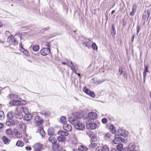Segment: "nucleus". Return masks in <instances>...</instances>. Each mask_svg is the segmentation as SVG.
<instances>
[{
  "mask_svg": "<svg viewBox=\"0 0 151 151\" xmlns=\"http://www.w3.org/2000/svg\"><path fill=\"white\" fill-rule=\"evenodd\" d=\"M17 109L19 111H22L25 114L30 113V110L27 107H22L21 106H18L17 107Z\"/></svg>",
  "mask_w": 151,
  "mask_h": 151,
  "instance_id": "nucleus-3",
  "label": "nucleus"
},
{
  "mask_svg": "<svg viewBox=\"0 0 151 151\" xmlns=\"http://www.w3.org/2000/svg\"><path fill=\"white\" fill-rule=\"evenodd\" d=\"M134 37V35L133 34L132 35V42H133Z\"/></svg>",
  "mask_w": 151,
  "mask_h": 151,
  "instance_id": "nucleus-61",
  "label": "nucleus"
},
{
  "mask_svg": "<svg viewBox=\"0 0 151 151\" xmlns=\"http://www.w3.org/2000/svg\"><path fill=\"white\" fill-rule=\"evenodd\" d=\"M111 135V134L109 133H107L106 134H105V138L106 140H108L109 139Z\"/></svg>",
  "mask_w": 151,
  "mask_h": 151,
  "instance_id": "nucleus-39",
  "label": "nucleus"
},
{
  "mask_svg": "<svg viewBox=\"0 0 151 151\" xmlns=\"http://www.w3.org/2000/svg\"><path fill=\"white\" fill-rule=\"evenodd\" d=\"M49 141L52 143H54L55 142H56V140L55 138L52 136H50L48 138Z\"/></svg>",
  "mask_w": 151,
  "mask_h": 151,
  "instance_id": "nucleus-27",
  "label": "nucleus"
},
{
  "mask_svg": "<svg viewBox=\"0 0 151 151\" xmlns=\"http://www.w3.org/2000/svg\"><path fill=\"white\" fill-rule=\"evenodd\" d=\"M43 145L40 143H37L35 144L33 147L34 150H41Z\"/></svg>",
  "mask_w": 151,
  "mask_h": 151,
  "instance_id": "nucleus-13",
  "label": "nucleus"
},
{
  "mask_svg": "<svg viewBox=\"0 0 151 151\" xmlns=\"http://www.w3.org/2000/svg\"><path fill=\"white\" fill-rule=\"evenodd\" d=\"M40 114L42 115H44L45 116H48L49 115V114L45 111H41Z\"/></svg>",
  "mask_w": 151,
  "mask_h": 151,
  "instance_id": "nucleus-41",
  "label": "nucleus"
},
{
  "mask_svg": "<svg viewBox=\"0 0 151 151\" xmlns=\"http://www.w3.org/2000/svg\"><path fill=\"white\" fill-rule=\"evenodd\" d=\"M15 123L14 122L12 119L7 121L6 122V124L8 126L13 125Z\"/></svg>",
  "mask_w": 151,
  "mask_h": 151,
  "instance_id": "nucleus-23",
  "label": "nucleus"
},
{
  "mask_svg": "<svg viewBox=\"0 0 151 151\" xmlns=\"http://www.w3.org/2000/svg\"><path fill=\"white\" fill-rule=\"evenodd\" d=\"M147 73L146 72H143V82L144 83L145 82L146 77L147 75Z\"/></svg>",
  "mask_w": 151,
  "mask_h": 151,
  "instance_id": "nucleus-48",
  "label": "nucleus"
},
{
  "mask_svg": "<svg viewBox=\"0 0 151 151\" xmlns=\"http://www.w3.org/2000/svg\"><path fill=\"white\" fill-rule=\"evenodd\" d=\"M73 116L77 119H80L82 117V115L79 112H75L73 113Z\"/></svg>",
  "mask_w": 151,
  "mask_h": 151,
  "instance_id": "nucleus-17",
  "label": "nucleus"
},
{
  "mask_svg": "<svg viewBox=\"0 0 151 151\" xmlns=\"http://www.w3.org/2000/svg\"><path fill=\"white\" fill-rule=\"evenodd\" d=\"M71 69L72 70L73 72L75 74H77L76 71L75 69V68H71Z\"/></svg>",
  "mask_w": 151,
  "mask_h": 151,
  "instance_id": "nucleus-57",
  "label": "nucleus"
},
{
  "mask_svg": "<svg viewBox=\"0 0 151 151\" xmlns=\"http://www.w3.org/2000/svg\"><path fill=\"white\" fill-rule=\"evenodd\" d=\"M5 34L6 35H9L11 34V33L8 31H6L5 33Z\"/></svg>",
  "mask_w": 151,
  "mask_h": 151,
  "instance_id": "nucleus-58",
  "label": "nucleus"
},
{
  "mask_svg": "<svg viewBox=\"0 0 151 151\" xmlns=\"http://www.w3.org/2000/svg\"><path fill=\"white\" fill-rule=\"evenodd\" d=\"M117 149L118 151H122L123 149V145L122 144H118L117 146Z\"/></svg>",
  "mask_w": 151,
  "mask_h": 151,
  "instance_id": "nucleus-33",
  "label": "nucleus"
},
{
  "mask_svg": "<svg viewBox=\"0 0 151 151\" xmlns=\"http://www.w3.org/2000/svg\"><path fill=\"white\" fill-rule=\"evenodd\" d=\"M83 91L85 93L92 97L93 98L95 96V94L94 92L89 90L86 87H83Z\"/></svg>",
  "mask_w": 151,
  "mask_h": 151,
  "instance_id": "nucleus-6",
  "label": "nucleus"
},
{
  "mask_svg": "<svg viewBox=\"0 0 151 151\" xmlns=\"http://www.w3.org/2000/svg\"><path fill=\"white\" fill-rule=\"evenodd\" d=\"M122 129H119L118 130V131L117 132V135H118V136H122Z\"/></svg>",
  "mask_w": 151,
  "mask_h": 151,
  "instance_id": "nucleus-44",
  "label": "nucleus"
},
{
  "mask_svg": "<svg viewBox=\"0 0 151 151\" xmlns=\"http://www.w3.org/2000/svg\"><path fill=\"white\" fill-rule=\"evenodd\" d=\"M119 71L120 72V75H122L123 72V70L122 67H121L119 68Z\"/></svg>",
  "mask_w": 151,
  "mask_h": 151,
  "instance_id": "nucleus-56",
  "label": "nucleus"
},
{
  "mask_svg": "<svg viewBox=\"0 0 151 151\" xmlns=\"http://www.w3.org/2000/svg\"><path fill=\"white\" fill-rule=\"evenodd\" d=\"M57 139L58 141L59 142H63L66 140V138L64 137L59 136L57 137Z\"/></svg>",
  "mask_w": 151,
  "mask_h": 151,
  "instance_id": "nucleus-26",
  "label": "nucleus"
},
{
  "mask_svg": "<svg viewBox=\"0 0 151 151\" xmlns=\"http://www.w3.org/2000/svg\"><path fill=\"white\" fill-rule=\"evenodd\" d=\"M148 66L146 65H144V72H149L148 71Z\"/></svg>",
  "mask_w": 151,
  "mask_h": 151,
  "instance_id": "nucleus-42",
  "label": "nucleus"
},
{
  "mask_svg": "<svg viewBox=\"0 0 151 151\" xmlns=\"http://www.w3.org/2000/svg\"><path fill=\"white\" fill-rule=\"evenodd\" d=\"M91 145L93 147H96L97 146V144L96 143H95L94 142H91Z\"/></svg>",
  "mask_w": 151,
  "mask_h": 151,
  "instance_id": "nucleus-55",
  "label": "nucleus"
},
{
  "mask_svg": "<svg viewBox=\"0 0 151 151\" xmlns=\"http://www.w3.org/2000/svg\"><path fill=\"white\" fill-rule=\"evenodd\" d=\"M124 78L127 79V75L125 73H124Z\"/></svg>",
  "mask_w": 151,
  "mask_h": 151,
  "instance_id": "nucleus-63",
  "label": "nucleus"
},
{
  "mask_svg": "<svg viewBox=\"0 0 151 151\" xmlns=\"http://www.w3.org/2000/svg\"><path fill=\"white\" fill-rule=\"evenodd\" d=\"M111 33L112 35H115L116 33V31L114 24H112L111 25Z\"/></svg>",
  "mask_w": 151,
  "mask_h": 151,
  "instance_id": "nucleus-37",
  "label": "nucleus"
},
{
  "mask_svg": "<svg viewBox=\"0 0 151 151\" xmlns=\"http://www.w3.org/2000/svg\"><path fill=\"white\" fill-rule=\"evenodd\" d=\"M43 119L40 116H37L35 118L34 122L37 126H40L43 123Z\"/></svg>",
  "mask_w": 151,
  "mask_h": 151,
  "instance_id": "nucleus-4",
  "label": "nucleus"
},
{
  "mask_svg": "<svg viewBox=\"0 0 151 151\" xmlns=\"http://www.w3.org/2000/svg\"><path fill=\"white\" fill-rule=\"evenodd\" d=\"M26 150L27 151H30L32 150L31 147L29 146H27L25 147Z\"/></svg>",
  "mask_w": 151,
  "mask_h": 151,
  "instance_id": "nucleus-54",
  "label": "nucleus"
},
{
  "mask_svg": "<svg viewBox=\"0 0 151 151\" xmlns=\"http://www.w3.org/2000/svg\"><path fill=\"white\" fill-rule=\"evenodd\" d=\"M78 149L80 151H87L88 150L87 148L83 145L79 146Z\"/></svg>",
  "mask_w": 151,
  "mask_h": 151,
  "instance_id": "nucleus-24",
  "label": "nucleus"
},
{
  "mask_svg": "<svg viewBox=\"0 0 151 151\" xmlns=\"http://www.w3.org/2000/svg\"><path fill=\"white\" fill-rule=\"evenodd\" d=\"M113 141L114 143L117 144L122 142H124L125 140L124 138L120 137H117V135H116Z\"/></svg>",
  "mask_w": 151,
  "mask_h": 151,
  "instance_id": "nucleus-9",
  "label": "nucleus"
},
{
  "mask_svg": "<svg viewBox=\"0 0 151 151\" xmlns=\"http://www.w3.org/2000/svg\"><path fill=\"white\" fill-rule=\"evenodd\" d=\"M140 29L141 28L139 26V25H137V35L138 34L139 31L140 30Z\"/></svg>",
  "mask_w": 151,
  "mask_h": 151,
  "instance_id": "nucleus-53",
  "label": "nucleus"
},
{
  "mask_svg": "<svg viewBox=\"0 0 151 151\" xmlns=\"http://www.w3.org/2000/svg\"><path fill=\"white\" fill-rule=\"evenodd\" d=\"M60 122L64 124L67 122L66 117L64 116L61 117L60 119Z\"/></svg>",
  "mask_w": 151,
  "mask_h": 151,
  "instance_id": "nucleus-29",
  "label": "nucleus"
},
{
  "mask_svg": "<svg viewBox=\"0 0 151 151\" xmlns=\"http://www.w3.org/2000/svg\"><path fill=\"white\" fill-rule=\"evenodd\" d=\"M101 122L103 124H106L107 122V120L106 118H104L102 119Z\"/></svg>",
  "mask_w": 151,
  "mask_h": 151,
  "instance_id": "nucleus-50",
  "label": "nucleus"
},
{
  "mask_svg": "<svg viewBox=\"0 0 151 151\" xmlns=\"http://www.w3.org/2000/svg\"><path fill=\"white\" fill-rule=\"evenodd\" d=\"M54 130L52 128H50L48 129V134L50 135H52L54 134Z\"/></svg>",
  "mask_w": 151,
  "mask_h": 151,
  "instance_id": "nucleus-30",
  "label": "nucleus"
},
{
  "mask_svg": "<svg viewBox=\"0 0 151 151\" xmlns=\"http://www.w3.org/2000/svg\"><path fill=\"white\" fill-rule=\"evenodd\" d=\"M46 44H46V45L48 47V48H50V43H48V42H47Z\"/></svg>",
  "mask_w": 151,
  "mask_h": 151,
  "instance_id": "nucleus-59",
  "label": "nucleus"
},
{
  "mask_svg": "<svg viewBox=\"0 0 151 151\" xmlns=\"http://www.w3.org/2000/svg\"><path fill=\"white\" fill-rule=\"evenodd\" d=\"M4 127V125L2 123L0 122V129Z\"/></svg>",
  "mask_w": 151,
  "mask_h": 151,
  "instance_id": "nucleus-60",
  "label": "nucleus"
},
{
  "mask_svg": "<svg viewBox=\"0 0 151 151\" xmlns=\"http://www.w3.org/2000/svg\"><path fill=\"white\" fill-rule=\"evenodd\" d=\"M109 129L111 130V131L112 133L114 134L115 133L116 130L115 128L113 125H111L109 127Z\"/></svg>",
  "mask_w": 151,
  "mask_h": 151,
  "instance_id": "nucleus-36",
  "label": "nucleus"
},
{
  "mask_svg": "<svg viewBox=\"0 0 151 151\" xmlns=\"http://www.w3.org/2000/svg\"><path fill=\"white\" fill-rule=\"evenodd\" d=\"M68 121L77 130H82L85 128V126L83 124L79 122L78 119L75 118L70 117L68 118Z\"/></svg>",
  "mask_w": 151,
  "mask_h": 151,
  "instance_id": "nucleus-1",
  "label": "nucleus"
},
{
  "mask_svg": "<svg viewBox=\"0 0 151 151\" xmlns=\"http://www.w3.org/2000/svg\"><path fill=\"white\" fill-rule=\"evenodd\" d=\"M7 42L9 45L15 46L17 45V43L14 37L12 35H9L7 38Z\"/></svg>",
  "mask_w": 151,
  "mask_h": 151,
  "instance_id": "nucleus-2",
  "label": "nucleus"
},
{
  "mask_svg": "<svg viewBox=\"0 0 151 151\" xmlns=\"http://www.w3.org/2000/svg\"><path fill=\"white\" fill-rule=\"evenodd\" d=\"M88 147L90 148H93V147L91 145V143L89 145H88Z\"/></svg>",
  "mask_w": 151,
  "mask_h": 151,
  "instance_id": "nucleus-64",
  "label": "nucleus"
},
{
  "mask_svg": "<svg viewBox=\"0 0 151 151\" xmlns=\"http://www.w3.org/2000/svg\"><path fill=\"white\" fill-rule=\"evenodd\" d=\"M32 115L30 113L26 114L24 116V120L27 121H29L32 118Z\"/></svg>",
  "mask_w": 151,
  "mask_h": 151,
  "instance_id": "nucleus-20",
  "label": "nucleus"
},
{
  "mask_svg": "<svg viewBox=\"0 0 151 151\" xmlns=\"http://www.w3.org/2000/svg\"><path fill=\"white\" fill-rule=\"evenodd\" d=\"M63 128L64 130L67 132L70 131L72 129V127L70 125L67 124H64Z\"/></svg>",
  "mask_w": 151,
  "mask_h": 151,
  "instance_id": "nucleus-15",
  "label": "nucleus"
},
{
  "mask_svg": "<svg viewBox=\"0 0 151 151\" xmlns=\"http://www.w3.org/2000/svg\"><path fill=\"white\" fill-rule=\"evenodd\" d=\"M20 105H25L27 104L26 102L24 100L20 101Z\"/></svg>",
  "mask_w": 151,
  "mask_h": 151,
  "instance_id": "nucleus-52",
  "label": "nucleus"
},
{
  "mask_svg": "<svg viewBox=\"0 0 151 151\" xmlns=\"http://www.w3.org/2000/svg\"><path fill=\"white\" fill-rule=\"evenodd\" d=\"M98 127V124L95 123H89L86 125V127L88 129H95Z\"/></svg>",
  "mask_w": 151,
  "mask_h": 151,
  "instance_id": "nucleus-12",
  "label": "nucleus"
},
{
  "mask_svg": "<svg viewBox=\"0 0 151 151\" xmlns=\"http://www.w3.org/2000/svg\"><path fill=\"white\" fill-rule=\"evenodd\" d=\"M85 40V41L83 43V45L88 48L90 47L93 43L92 40L91 39L86 38Z\"/></svg>",
  "mask_w": 151,
  "mask_h": 151,
  "instance_id": "nucleus-10",
  "label": "nucleus"
},
{
  "mask_svg": "<svg viewBox=\"0 0 151 151\" xmlns=\"http://www.w3.org/2000/svg\"><path fill=\"white\" fill-rule=\"evenodd\" d=\"M50 52V48L45 47L43 48L40 51L41 54L43 56H46L48 55Z\"/></svg>",
  "mask_w": 151,
  "mask_h": 151,
  "instance_id": "nucleus-5",
  "label": "nucleus"
},
{
  "mask_svg": "<svg viewBox=\"0 0 151 151\" xmlns=\"http://www.w3.org/2000/svg\"><path fill=\"white\" fill-rule=\"evenodd\" d=\"M58 144L56 143V142H55L54 143L52 144V147L54 149H56L57 147H58Z\"/></svg>",
  "mask_w": 151,
  "mask_h": 151,
  "instance_id": "nucleus-46",
  "label": "nucleus"
},
{
  "mask_svg": "<svg viewBox=\"0 0 151 151\" xmlns=\"http://www.w3.org/2000/svg\"><path fill=\"white\" fill-rule=\"evenodd\" d=\"M98 138L96 136H93L91 138V140L94 142H97V141Z\"/></svg>",
  "mask_w": 151,
  "mask_h": 151,
  "instance_id": "nucleus-43",
  "label": "nucleus"
},
{
  "mask_svg": "<svg viewBox=\"0 0 151 151\" xmlns=\"http://www.w3.org/2000/svg\"><path fill=\"white\" fill-rule=\"evenodd\" d=\"M9 96L11 98L13 97L15 99H17L18 98L17 95L16 94H11L9 95Z\"/></svg>",
  "mask_w": 151,
  "mask_h": 151,
  "instance_id": "nucleus-47",
  "label": "nucleus"
},
{
  "mask_svg": "<svg viewBox=\"0 0 151 151\" xmlns=\"http://www.w3.org/2000/svg\"><path fill=\"white\" fill-rule=\"evenodd\" d=\"M13 114L11 112H8L7 115L8 118L9 119V120L12 119L13 117Z\"/></svg>",
  "mask_w": 151,
  "mask_h": 151,
  "instance_id": "nucleus-35",
  "label": "nucleus"
},
{
  "mask_svg": "<svg viewBox=\"0 0 151 151\" xmlns=\"http://www.w3.org/2000/svg\"><path fill=\"white\" fill-rule=\"evenodd\" d=\"M104 80L102 79V80H98L96 81L95 83L97 84H100L104 81Z\"/></svg>",
  "mask_w": 151,
  "mask_h": 151,
  "instance_id": "nucleus-51",
  "label": "nucleus"
},
{
  "mask_svg": "<svg viewBox=\"0 0 151 151\" xmlns=\"http://www.w3.org/2000/svg\"><path fill=\"white\" fill-rule=\"evenodd\" d=\"M4 118V112L2 111H0V120H2Z\"/></svg>",
  "mask_w": 151,
  "mask_h": 151,
  "instance_id": "nucleus-38",
  "label": "nucleus"
},
{
  "mask_svg": "<svg viewBox=\"0 0 151 151\" xmlns=\"http://www.w3.org/2000/svg\"><path fill=\"white\" fill-rule=\"evenodd\" d=\"M132 7V11L130 13V15L131 16H133L136 11L137 7L136 4H134Z\"/></svg>",
  "mask_w": 151,
  "mask_h": 151,
  "instance_id": "nucleus-19",
  "label": "nucleus"
},
{
  "mask_svg": "<svg viewBox=\"0 0 151 151\" xmlns=\"http://www.w3.org/2000/svg\"><path fill=\"white\" fill-rule=\"evenodd\" d=\"M6 133L9 137H12V132L11 129H6Z\"/></svg>",
  "mask_w": 151,
  "mask_h": 151,
  "instance_id": "nucleus-25",
  "label": "nucleus"
},
{
  "mask_svg": "<svg viewBox=\"0 0 151 151\" xmlns=\"http://www.w3.org/2000/svg\"><path fill=\"white\" fill-rule=\"evenodd\" d=\"M38 132L41 136L42 137L45 136V132L42 128L39 127L38 129Z\"/></svg>",
  "mask_w": 151,
  "mask_h": 151,
  "instance_id": "nucleus-21",
  "label": "nucleus"
},
{
  "mask_svg": "<svg viewBox=\"0 0 151 151\" xmlns=\"http://www.w3.org/2000/svg\"><path fill=\"white\" fill-rule=\"evenodd\" d=\"M2 139L4 144L5 145H8L10 142V139L6 136H3Z\"/></svg>",
  "mask_w": 151,
  "mask_h": 151,
  "instance_id": "nucleus-18",
  "label": "nucleus"
},
{
  "mask_svg": "<svg viewBox=\"0 0 151 151\" xmlns=\"http://www.w3.org/2000/svg\"><path fill=\"white\" fill-rule=\"evenodd\" d=\"M150 14V13L149 11H147L146 13H145L144 15H143L142 16V18L143 20H145L146 19V17H147V20H148V17H149Z\"/></svg>",
  "mask_w": 151,
  "mask_h": 151,
  "instance_id": "nucleus-28",
  "label": "nucleus"
},
{
  "mask_svg": "<svg viewBox=\"0 0 151 151\" xmlns=\"http://www.w3.org/2000/svg\"><path fill=\"white\" fill-rule=\"evenodd\" d=\"M24 145V143L22 141L18 140L16 143V145L17 146L19 147H22Z\"/></svg>",
  "mask_w": 151,
  "mask_h": 151,
  "instance_id": "nucleus-32",
  "label": "nucleus"
},
{
  "mask_svg": "<svg viewBox=\"0 0 151 151\" xmlns=\"http://www.w3.org/2000/svg\"><path fill=\"white\" fill-rule=\"evenodd\" d=\"M122 136L126 137L128 136L129 135V132L125 130L122 129Z\"/></svg>",
  "mask_w": 151,
  "mask_h": 151,
  "instance_id": "nucleus-31",
  "label": "nucleus"
},
{
  "mask_svg": "<svg viewBox=\"0 0 151 151\" xmlns=\"http://www.w3.org/2000/svg\"><path fill=\"white\" fill-rule=\"evenodd\" d=\"M20 101L18 100H14L10 102V104L12 106H19L20 104Z\"/></svg>",
  "mask_w": 151,
  "mask_h": 151,
  "instance_id": "nucleus-16",
  "label": "nucleus"
},
{
  "mask_svg": "<svg viewBox=\"0 0 151 151\" xmlns=\"http://www.w3.org/2000/svg\"><path fill=\"white\" fill-rule=\"evenodd\" d=\"M96 151H109V150L107 146L106 145L103 147H97Z\"/></svg>",
  "mask_w": 151,
  "mask_h": 151,
  "instance_id": "nucleus-11",
  "label": "nucleus"
},
{
  "mask_svg": "<svg viewBox=\"0 0 151 151\" xmlns=\"http://www.w3.org/2000/svg\"><path fill=\"white\" fill-rule=\"evenodd\" d=\"M16 112H15V117L16 118L21 119L22 117L23 116L22 114V111H19L17 109V107L15 109Z\"/></svg>",
  "mask_w": 151,
  "mask_h": 151,
  "instance_id": "nucleus-14",
  "label": "nucleus"
},
{
  "mask_svg": "<svg viewBox=\"0 0 151 151\" xmlns=\"http://www.w3.org/2000/svg\"><path fill=\"white\" fill-rule=\"evenodd\" d=\"M18 128L20 129V130L23 132H25L26 131V126L25 124L22 122H18Z\"/></svg>",
  "mask_w": 151,
  "mask_h": 151,
  "instance_id": "nucleus-7",
  "label": "nucleus"
},
{
  "mask_svg": "<svg viewBox=\"0 0 151 151\" xmlns=\"http://www.w3.org/2000/svg\"><path fill=\"white\" fill-rule=\"evenodd\" d=\"M58 134L59 135H60L62 137L67 136L68 135V134L67 132L63 131H58Z\"/></svg>",
  "mask_w": 151,
  "mask_h": 151,
  "instance_id": "nucleus-22",
  "label": "nucleus"
},
{
  "mask_svg": "<svg viewBox=\"0 0 151 151\" xmlns=\"http://www.w3.org/2000/svg\"><path fill=\"white\" fill-rule=\"evenodd\" d=\"M24 140L26 143H28L29 141L28 139L27 138H24Z\"/></svg>",
  "mask_w": 151,
  "mask_h": 151,
  "instance_id": "nucleus-62",
  "label": "nucleus"
},
{
  "mask_svg": "<svg viewBox=\"0 0 151 151\" xmlns=\"http://www.w3.org/2000/svg\"><path fill=\"white\" fill-rule=\"evenodd\" d=\"M23 50H24V51H23V53L26 56H28L29 55V54L28 51L25 50L24 49H23Z\"/></svg>",
  "mask_w": 151,
  "mask_h": 151,
  "instance_id": "nucleus-45",
  "label": "nucleus"
},
{
  "mask_svg": "<svg viewBox=\"0 0 151 151\" xmlns=\"http://www.w3.org/2000/svg\"><path fill=\"white\" fill-rule=\"evenodd\" d=\"M39 46L38 45H34L32 47V49L34 52H37L39 50Z\"/></svg>",
  "mask_w": 151,
  "mask_h": 151,
  "instance_id": "nucleus-34",
  "label": "nucleus"
},
{
  "mask_svg": "<svg viewBox=\"0 0 151 151\" xmlns=\"http://www.w3.org/2000/svg\"><path fill=\"white\" fill-rule=\"evenodd\" d=\"M92 48L94 50H97L98 47L96 44L94 42H93L91 46Z\"/></svg>",
  "mask_w": 151,
  "mask_h": 151,
  "instance_id": "nucleus-40",
  "label": "nucleus"
},
{
  "mask_svg": "<svg viewBox=\"0 0 151 151\" xmlns=\"http://www.w3.org/2000/svg\"><path fill=\"white\" fill-rule=\"evenodd\" d=\"M72 141L73 143L74 144H76L77 143L78 141L75 138H73L72 139Z\"/></svg>",
  "mask_w": 151,
  "mask_h": 151,
  "instance_id": "nucleus-49",
  "label": "nucleus"
},
{
  "mask_svg": "<svg viewBox=\"0 0 151 151\" xmlns=\"http://www.w3.org/2000/svg\"><path fill=\"white\" fill-rule=\"evenodd\" d=\"M88 116L89 119L93 120L98 117V115L96 112H90L88 113Z\"/></svg>",
  "mask_w": 151,
  "mask_h": 151,
  "instance_id": "nucleus-8",
  "label": "nucleus"
}]
</instances>
